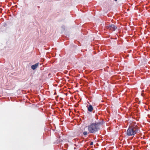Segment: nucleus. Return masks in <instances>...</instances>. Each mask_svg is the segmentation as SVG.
Masks as SVG:
<instances>
[{"label": "nucleus", "mask_w": 150, "mask_h": 150, "mask_svg": "<svg viewBox=\"0 0 150 150\" xmlns=\"http://www.w3.org/2000/svg\"><path fill=\"white\" fill-rule=\"evenodd\" d=\"M103 121L92 123L88 126V131L91 133H95L100 129V126L103 125Z\"/></svg>", "instance_id": "1"}, {"label": "nucleus", "mask_w": 150, "mask_h": 150, "mask_svg": "<svg viewBox=\"0 0 150 150\" xmlns=\"http://www.w3.org/2000/svg\"><path fill=\"white\" fill-rule=\"evenodd\" d=\"M139 129L137 125L129 126L127 131V134L128 136H133L139 132Z\"/></svg>", "instance_id": "2"}, {"label": "nucleus", "mask_w": 150, "mask_h": 150, "mask_svg": "<svg viewBox=\"0 0 150 150\" xmlns=\"http://www.w3.org/2000/svg\"><path fill=\"white\" fill-rule=\"evenodd\" d=\"M108 28L109 30L112 31H115L117 28V27L114 24H111L108 26Z\"/></svg>", "instance_id": "3"}, {"label": "nucleus", "mask_w": 150, "mask_h": 150, "mask_svg": "<svg viewBox=\"0 0 150 150\" xmlns=\"http://www.w3.org/2000/svg\"><path fill=\"white\" fill-rule=\"evenodd\" d=\"M38 64L39 63H37L35 64L34 65H32L31 67L32 69L33 70L35 69L36 68L38 67Z\"/></svg>", "instance_id": "4"}, {"label": "nucleus", "mask_w": 150, "mask_h": 150, "mask_svg": "<svg viewBox=\"0 0 150 150\" xmlns=\"http://www.w3.org/2000/svg\"><path fill=\"white\" fill-rule=\"evenodd\" d=\"M93 110V108L92 106L91 105H89V106L88 107V111L91 112Z\"/></svg>", "instance_id": "5"}, {"label": "nucleus", "mask_w": 150, "mask_h": 150, "mask_svg": "<svg viewBox=\"0 0 150 150\" xmlns=\"http://www.w3.org/2000/svg\"><path fill=\"white\" fill-rule=\"evenodd\" d=\"M83 134L84 135H86L88 134V133L87 132L85 131L83 132Z\"/></svg>", "instance_id": "6"}, {"label": "nucleus", "mask_w": 150, "mask_h": 150, "mask_svg": "<svg viewBox=\"0 0 150 150\" xmlns=\"http://www.w3.org/2000/svg\"><path fill=\"white\" fill-rule=\"evenodd\" d=\"M61 28L63 30L65 29V27L64 26H62Z\"/></svg>", "instance_id": "7"}, {"label": "nucleus", "mask_w": 150, "mask_h": 150, "mask_svg": "<svg viewBox=\"0 0 150 150\" xmlns=\"http://www.w3.org/2000/svg\"><path fill=\"white\" fill-rule=\"evenodd\" d=\"M93 144V142H91L90 143V145H92Z\"/></svg>", "instance_id": "8"}]
</instances>
